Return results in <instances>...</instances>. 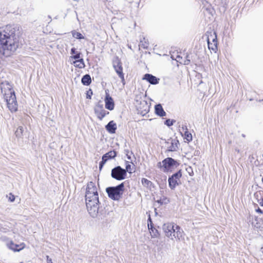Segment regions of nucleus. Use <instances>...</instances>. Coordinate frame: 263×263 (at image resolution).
<instances>
[{"instance_id": "obj_4", "label": "nucleus", "mask_w": 263, "mask_h": 263, "mask_svg": "<svg viewBox=\"0 0 263 263\" xmlns=\"http://www.w3.org/2000/svg\"><path fill=\"white\" fill-rule=\"evenodd\" d=\"M179 165L177 161L171 157H167L162 160V162L158 163L157 166L164 173H168L172 171V170Z\"/></svg>"}, {"instance_id": "obj_16", "label": "nucleus", "mask_w": 263, "mask_h": 263, "mask_svg": "<svg viewBox=\"0 0 263 263\" xmlns=\"http://www.w3.org/2000/svg\"><path fill=\"white\" fill-rule=\"evenodd\" d=\"M143 80H146L150 84L156 85L159 83V79L157 78L155 76L149 73H146L144 76Z\"/></svg>"}, {"instance_id": "obj_33", "label": "nucleus", "mask_w": 263, "mask_h": 263, "mask_svg": "<svg viewBox=\"0 0 263 263\" xmlns=\"http://www.w3.org/2000/svg\"><path fill=\"white\" fill-rule=\"evenodd\" d=\"M126 156H127L128 160H132L131 155L133 154V153L130 152V153L129 154V152L128 150L126 151Z\"/></svg>"}, {"instance_id": "obj_15", "label": "nucleus", "mask_w": 263, "mask_h": 263, "mask_svg": "<svg viewBox=\"0 0 263 263\" xmlns=\"http://www.w3.org/2000/svg\"><path fill=\"white\" fill-rule=\"evenodd\" d=\"M7 246L10 249L15 252H19L25 247V245L24 243L17 245L15 244L12 241L8 242Z\"/></svg>"}, {"instance_id": "obj_38", "label": "nucleus", "mask_w": 263, "mask_h": 263, "mask_svg": "<svg viewBox=\"0 0 263 263\" xmlns=\"http://www.w3.org/2000/svg\"><path fill=\"white\" fill-rule=\"evenodd\" d=\"M144 48H148V44H144L141 45Z\"/></svg>"}, {"instance_id": "obj_6", "label": "nucleus", "mask_w": 263, "mask_h": 263, "mask_svg": "<svg viewBox=\"0 0 263 263\" xmlns=\"http://www.w3.org/2000/svg\"><path fill=\"white\" fill-rule=\"evenodd\" d=\"M127 173L124 168L118 166L112 169L111 176L117 180H122L125 179Z\"/></svg>"}, {"instance_id": "obj_36", "label": "nucleus", "mask_w": 263, "mask_h": 263, "mask_svg": "<svg viewBox=\"0 0 263 263\" xmlns=\"http://www.w3.org/2000/svg\"><path fill=\"white\" fill-rule=\"evenodd\" d=\"M77 53V52H76V49L75 48H71V51H70L71 54L73 55L74 54H76Z\"/></svg>"}, {"instance_id": "obj_45", "label": "nucleus", "mask_w": 263, "mask_h": 263, "mask_svg": "<svg viewBox=\"0 0 263 263\" xmlns=\"http://www.w3.org/2000/svg\"><path fill=\"white\" fill-rule=\"evenodd\" d=\"M236 151L238 153H239V151L238 149V150H237V149H236Z\"/></svg>"}, {"instance_id": "obj_21", "label": "nucleus", "mask_w": 263, "mask_h": 263, "mask_svg": "<svg viewBox=\"0 0 263 263\" xmlns=\"http://www.w3.org/2000/svg\"><path fill=\"white\" fill-rule=\"evenodd\" d=\"M208 44L209 49H211L213 51H215L217 49V43L214 42V43L211 42L210 37H208Z\"/></svg>"}, {"instance_id": "obj_2", "label": "nucleus", "mask_w": 263, "mask_h": 263, "mask_svg": "<svg viewBox=\"0 0 263 263\" xmlns=\"http://www.w3.org/2000/svg\"><path fill=\"white\" fill-rule=\"evenodd\" d=\"M17 46L18 40L11 26H7L0 30V53L8 55V52L15 51Z\"/></svg>"}, {"instance_id": "obj_1", "label": "nucleus", "mask_w": 263, "mask_h": 263, "mask_svg": "<svg viewBox=\"0 0 263 263\" xmlns=\"http://www.w3.org/2000/svg\"><path fill=\"white\" fill-rule=\"evenodd\" d=\"M86 205L87 211L91 217H98L102 219L104 217L105 212L99 210V196L97 186L95 183L90 181L88 183L85 193Z\"/></svg>"}, {"instance_id": "obj_10", "label": "nucleus", "mask_w": 263, "mask_h": 263, "mask_svg": "<svg viewBox=\"0 0 263 263\" xmlns=\"http://www.w3.org/2000/svg\"><path fill=\"white\" fill-rule=\"evenodd\" d=\"M117 155V153L115 151H111L103 155L102 157V161L100 162L99 164V168L101 170L105 164V163L107 162V160L114 158Z\"/></svg>"}, {"instance_id": "obj_12", "label": "nucleus", "mask_w": 263, "mask_h": 263, "mask_svg": "<svg viewBox=\"0 0 263 263\" xmlns=\"http://www.w3.org/2000/svg\"><path fill=\"white\" fill-rule=\"evenodd\" d=\"M166 143L168 145L167 148L168 151L175 152L177 151L179 142L176 138L168 139Z\"/></svg>"}, {"instance_id": "obj_39", "label": "nucleus", "mask_w": 263, "mask_h": 263, "mask_svg": "<svg viewBox=\"0 0 263 263\" xmlns=\"http://www.w3.org/2000/svg\"><path fill=\"white\" fill-rule=\"evenodd\" d=\"M256 211L258 213H262V211L260 208H258Z\"/></svg>"}, {"instance_id": "obj_43", "label": "nucleus", "mask_w": 263, "mask_h": 263, "mask_svg": "<svg viewBox=\"0 0 263 263\" xmlns=\"http://www.w3.org/2000/svg\"><path fill=\"white\" fill-rule=\"evenodd\" d=\"M185 59H190L189 55H186Z\"/></svg>"}, {"instance_id": "obj_32", "label": "nucleus", "mask_w": 263, "mask_h": 263, "mask_svg": "<svg viewBox=\"0 0 263 263\" xmlns=\"http://www.w3.org/2000/svg\"><path fill=\"white\" fill-rule=\"evenodd\" d=\"M147 225H148V228H149V227H151V226H153L150 215H149V216H148V219L147 220Z\"/></svg>"}, {"instance_id": "obj_40", "label": "nucleus", "mask_w": 263, "mask_h": 263, "mask_svg": "<svg viewBox=\"0 0 263 263\" xmlns=\"http://www.w3.org/2000/svg\"><path fill=\"white\" fill-rule=\"evenodd\" d=\"M157 202L158 203H160L161 204H163V201H162L161 200V199H160V200H158L157 201Z\"/></svg>"}, {"instance_id": "obj_19", "label": "nucleus", "mask_w": 263, "mask_h": 263, "mask_svg": "<svg viewBox=\"0 0 263 263\" xmlns=\"http://www.w3.org/2000/svg\"><path fill=\"white\" fill-rule=\"evenodd\" d=\"M81 82L84 85H89L91 82V79L90 75L88 74L84 75L81 79Z\"/></svg>"}, {"instance_id": "obj_20", "label": "nucleus", "mask_w": 263, "mask_h": 263, "mask_svg": "<svg viewBox=\"0 0 263 263\" xmlns=\"http://www.w3.org/2000/svg\"><path fill=\"white\" fill-rule=\"evenodd\" d=\"M73 64H74L76 67H78L79 68H83L85 66L83 59L76 60L73 62Z\"/></svg>"}, {"instance_id": "obj_24", "label": "nucleus", "mask_w": 263, "mask_h": 263, "mask_svg": "<svg viewBox=\"0 0 263 263\" xmlns=\"http://www.w3.org/2000/svg\"><path fill=\"white\" fill-rule=\"evenodd\" d=\"M72 36L77 39H84V36L80 32L73 31L72 32Z\"/></svg>"}, {"instance_id": "obj_28", "label": "nucleus", "mask_w": 263, "mask_h": 263, "mask_svg": "<svg viewBox=\"0 0 263 263\" xmlns=\"http://www.w3.org/2000/svg\"><path fill=\"white\" fill-rule=\"evenodd\" d=\"M208 37H210L211 41H212V43H214V42H217V35L216 33L215 32H214L213 34H211L210 35L208 36Z\"/></svg>"}, {"instance_id": "obj_44", "label": "nucleus", "mask_w": 263, "mask_h": 263, "mask_svg": "<svg viewBox=\"0 0 263 263\" xmlns=\"http://www.w3.org/2000/svg\"><path fill=\"white\" fill-rule=\"evenodd\" d=\"M242 136L243 137H245V135H244V134H242Z\"/></svg>"}, {"instance_id": "obj_14", "label": "nucleus", "mask_w": 263, "mask_h": 263, "mask_svg": "<svg viewBox=\"0 0 263 263\" xmlns=\"http://www.w3.org/2000/svg\"><path fill=\"white\" fill-rule=\"evenodd\" d=\"M105 106L108 110H112L114 108L115 104L112 98L109 96V93L106 92V97L105 98Z\"/></svg>"}, {"instance_id": "obj_22", "label": "nucleus", "mask_w": 263, "mask_h": 263, "mask_svg": "<svg viewBox=\"0 0 263 263\" xmlns=\"http://www.w3.org/2000/svg\"><path fill=\"white\" fill-rule=\"evenodd\" d=\"M148 229L151 234L152 237L155 238V237H158V236H159L158 231L156 229H155L153 227V226H151V227H149Z\"/></svg>"}, {"instance_id": "obj_9", "label": "nucleus", "mask_w": 263, "mask_h": 263, "mask_svg": "<svg viewBox=\"0 0 263 263\" xmlns=\"http://www.w3.org/2000/svg\"><path fill=\"white\" fill-rule=\"evenodd\" d=\"M113 67L116 73L118 74L119 78L121 79L122 82L123 83V84H124L125 79L124 73L123 72V67L121 62L118 59H117L116 60L114 61Z\"/></svg>"}, {"instance_id": "obj_18", "label": "nucleus", "mask_w": 263, "mask_h": 263, "mask_svg": "<svg viewBox=\"0 0 263 263\" xmlns=\"http://www.w3.org/2000/svg\"><path fill=\"white\" fill-rule=\"evenodd\" d=\"M155 113L160 117H164L166 115V112L160 104L155 105Z\"/></svg>"}, {"instance_id": "obj_30", "label": "nucleus", "mask_w": 263, "mask_h": 263, "mask_svg": "<svg viewBox=\"0 0 263 263\" xmlns=\"http://www.w3.org/2000/svg\"><path fill=\"white\" fill-rule=\"evenodd\" d=\"M80 54H81L80 52H78L76 54H74L73 55L71 56L70 58L72 59H74V60H77V59L79 60V59H80Z\"/></svg>"}, {"instance_id": "obj_25", "label": "nucleus", "mask_w": 263, "mask_h": 263, "mask_svg": "<svg viewBox=\"0 0 263 263\" xmlns=\"http://www.w3.org/2000/svg\"><path fill=\"white\" fill-rule=\"evenodd\" d=\"M142 184L143 186L149 187L152 185V182L146 178H142L141 180Z\"/></svg>"}, {"instance_id": "obj_35", "label": "nucleus", "mask_w": 263, "mask_h": 263, "mask_svg": "<svg viewBox=\"0 0 263 263\" xmlns=\"http://www.w3.org/2000/svg\"><path fill=\"white\" fill-rule=\"evenodd\" d=\"M9 200L11 202H13L15 200V196L13 195H12V194H10Z\"/></svg>"}, {"instance_id": "obj_29", "label": "nucleus", "mask_w": 263, "mask_h": 263, "mask_svg": "<svg viewBox=\"0 0 263 263\" xmlns=\"http://www.w3.org/2000/svg\"><path fill=\"white\" fill-rule=\"evenodd\" d=\"M175 122V120H171V119H167L165 121V124L167 125L168 126H170L173 125Z\"/></svg>"}, {"instance_id": "obj_13", "label": "nucleus", "mask_w": 263, "mask_h": 263, "mask_svg": "<svg viewBox=\"0 0 263 263\" xmlns=\"http://www.w3.org/2000/svg\"><path fill=\"white\" fill-rule=\"evenodd\" d=\"M173 234V239L176 238L178 241L184 240V233L179 226H176Z\"/></svg>"}, {"instance_id": "obj_37", "label": "nucleus", "mask_w": 263, "mask_h": 263, "mask_svg": "<svg viewBox=\"0 0 263 263\" xmlns=\"http://www.w3.org/2000/svg\"><path fill=\"white\" fill-rule=\"evenodd\" d=\"M47 263H52V259L49 258V256H46Z\"/></svg>"}, {"instance_id": "obj_41", "label": "nucleus", "mask_w": 263, "mask_h": 263, "mask_svg": "<svg viewBox=\"0 0 263 263\" xmlns=\"http://www.w3.org/2000/svg\"><path fill=\"white\" fill-rule=\"evenodd\" d=\"M261 206H263V198L261 199V201L259 202Z\"/></svg>"}, {"instance_id": "obj_8", "label": "nucleus", "mask_w": 263, "mask_h": 263, "mask_svg": "<svg viewBox=\"0 0 263 263\" xmlns=\"http://www.w3.org/2000/svg\"><path fill=\"white\" fill-rule=\"evenodd\" d=\"M176 226L174 223L168 222L164 223L162 227V229L165 236L172 240H173V234Z\"/></svg>"}, {"instance_id": "obj_23", "label": "nucleus", "mask_w": 263, "mask_h": 263, "mask_svg": "<svg viewBox=\"0 0 263 263\" xmlns=\"http://www.w3.org/2000/svg\"><path fill=\"white\" fill-rule=\"evenodd\" d=\"M23 128L22 126H19L15 132V135L17 138H21L23 136Z\"/></svg>"}, {"instance_id": "obj_3", "label": "nucleus", "mask_w": 263, "mask_h": 263, "mask_svg": "<svg viewBox=\"0 0 263 263\" xmlns=\"http://www.w3.org/2000/svg\"><path fill=\"white\" fill-rule=\"evenodd\" d=\"M124 184L122 182L116 186L108 187L106 192L108 197L114 200H119L122 198L124 191Z\"/></svg>"}, {"instance_id": "obj_46", "label": "nucleus", "mask_w": 263, "mask_h": 263, "mask_svg": "<svg viewBox=\"0 0 263 263\" xmlns=\"http://www.w3.org/2000/svg\"><path fill=\"white\" fill-rule=\"evenodd\" d=\"M262 181L263 182V177H262Z\"/></svg>"}, {"instance_id": "obj_11", "label": "nucleus", "mask_w": 263, "mask_h": 263, "mask_svg": "<svg viewBox=\"0 0 263 263\" xmlns=\"http://www.w3.org/2000/svg\"><path fill=\"white\" fill-rule=\"evenodd\" d=\"M95 112L100 120H102L106 115L109 114V112L104 109L103 104H99L95 107Z\"/></svg>"}, {"instance_id": "obj_17", "label": "nucleus", "mask_w": 263, "mask_h": 263, "mask_svg": "<svg viewBox=\"0 0 263 263\" xmlns=\"http://www.w3.org/2000/svg\"><path fill=\"white\" fill-rule=\"evenodd\" d=\"M105 127L109 133L114 134L117 129V125L114 121H111L106 125Z\"/></svg>"}, {"instance_id": "obj_27", "label": "nucleus", "mask_w": 263, "mask_h": 263, "mask_svg": "<svg viewBox=\"0 0 263 263\" xmlns=\"http://www.w3.org/2000/svg\"><path fill=\"white\" fill-rule=\"evenodd\" d=\"M184 138L189 142L192 140V136L191 134L189 133L188 132H185L184 133Z\"/></svg>"}, {"instance_id": "obj_5", "label": "nucleus", "mask_w": 263, "mask_h": 263, "mask_svg": "<svg viewBox=\"0 0 263 263\" xmlns=\"http://www.w3.org/2000/svg\"><path fill=\"white\" fill-rule=\"evenodd\" d=\"M5 99L7 102V106L11 112H15L17 109V104L14 91L10 89L5 94Z\"/></svg>"}, {"instance_id": "obj_7", "label": "nucleus", "mask_w": 263, "mask_h": 263, "mask_svg": "<svg viewBox=\"0 0 263 263\" xmlns=\"http://www.w3.org/2000/svg\"><path fill=\"white\" fill-rule=\"evenodd\" d=\"M182 176L181 170H180L176 173L169 177L168 179L169 187L174 190L177 185H178V181H179L180 178Z\"/></svg>"}, {"instance_id": "obj_31", "label": "nucleus", "mask_w": 263, "mask_h": 263, "mask_svg": "<svg viewBox=\"0 0 263 263\" xmlns=\"http://www.w3.org/2000/svg\"><path fill=\"white\" fill-rule=\"evenodd\" d=\"M190 59H185L183 61H180V63L183 64L184 65H189L190 63Z\"/></svg>"}, {"instance_id": "obj_34", "label": "nucleus", "mask_w": 263, "mask_h": 263, "mask_svg": "<svg viewBox=\"0 0 263 263\" xmlns=\"http://www.w3.org/2000/svg\"><path fill=\"white\" fill-rule=\"evenodd\" d=\"M92 95V91L91 89L89 91H87L86 98L87 99H91V96Z\"/></svg>"}, {"instance_id": "obj_26", "label": "nucleus", "mask_w": 263, "mask_h": 263, "mask_svg": "<svg viewBox=\"0 0 263 263\" xmlns=\"http://www.w3.org/2000/svg\"><path fill=\"white\" fill-rule=\"evenodd\" d=\"M131 162H129L128 161H126V166L125 169L124 170L126 171V173L128 172L129 173H132V170H131Z\"/></svg>"}, {"instance_id": "obj_42", "label": "nucleus", "mask_w": 263, "mask_h": 263, "mask_svg": "<svg viewBox=\"0 0 263 263\" xmlns=\"http://www.w3.org/2000/svg\"><path fill=\"white\" fill-rule=\"evenodd\" d=\"M177 59H178V60H177V62H180L179 60H180V59H181V60L182 59V58H181V57H180V55H178V56L177 57Z\"/></svg>"}]
</instances>
